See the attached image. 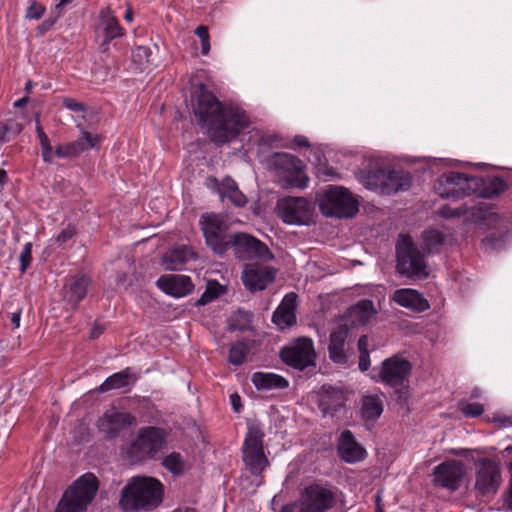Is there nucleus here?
<instances>
[{
  "label": "nucleus",
  "instance_id": "50",
  "mask_svg": "<svg viewBox=\"0 0 512 512\" xmlns=\"http://www.w3.org/2000/svg\"><path fill=\"white\" fill-rule=\"evenodd\" d=\"M62 104L65 108H67L73 112H82L85 110V106L73 98H69V97L64 98L62 101Z\"/></svg>",
  "mask_w": 512,
  "mask_h": 512
},
{
  "label": "nucleus",
  "instance_id": "49",
  "mask_svg": "<svg viewBox=\"0 0 512 512\" xmlns=\"http://www.w3.org/2000/svg\"><path fill=\"white\" fill-rule=\"evenodd\" d=\"M217 297L218 294L216 291L212 290L211 288H207L201 297L195 302V305L198 307L204 306L215 300Z\"/></svg>",
  "mask_w": 512,
  "mask_h": 512
},
{
  "label": "nucleus",
  "instance_id": "62",
  "mask_svg": "<svg viewBox=\"0 0 512 512\" xmlns=\"http://www.w3.org/2000/svg\"><path fill=\"white\" fill-rule=\"evenodd\" d=\"M294 141L298 146H302V147L309 146V142H308L307 138L304 136H296Z\"/></svg>",
  "mask_w": 512,
  "mask_h": 512
},
{
  "label": "nucleus",
  "instance_id": "9",
  "mask_svg": "<svg viewBox=\"0 0 512 512\" xmlns=\"http://www.w3.org/2000/svg\"><path fill=\"white\" fill-rule=\"evenodd\" d=\"M320 210L325 216L350 218L358 212V201L344 187L329 186L320 200Z\"/></svg>",
  "mask_w": 512,
  "mask_h": 512
},
{
  "label": "nucleus",
  "instance_id": "56",
  "mask_svg": "<svg viewBox=\"0 0 512 512\" xmlns=\"http://www.w3.org/2000/svg\"><path fill=\"white\" fill-rule=\"evenodd\" d=\"M230 400H231L233 409L236 412H239L242 408L241 397L238 394L234 393L230 396Z\"/></svg>",
  "mask_w": 512,
  "mask_h": 512
},
{
  "label": "nucleus",
  "instance_id": "32",
  "mask_svg": "<svg viewBox=\"0 0 512 512\" xmlns=\"http://www.w3.org/2000/svg\"><path fill=\"white\" fill-rule=\"evenodd\" d=\"M100 24L104 31L106 42L123 35V29L119 25L117 18L109 10L101 11Z\"/></svg>",
  "mask_w": 512,
  "mask_h": 512
},
{
  "label": "nucleus",
  "instance_id": "25",
  "mask_svg": "<svg viewBox=\"0 0 512 512\" xmlns=\"http://www.w3.org/2000/svg\"><path fill=\"white\" fill-rule=\"evenodd\" d=\"M346 396L341 388L333 386H323L319 397V409L323 414L336 413L344 406Z\"/></svg>",
  "mask_w": 512,
  "mask_h": 512
},
{
  "label": "nucleus",
  "instance_id": "43",
  "mask_svg": "<svg viewBox=\"0 0 512 512\" xmlns=\"http://www.w3.org/2000/svg\"><path fill=\"white\" fill-rule=\"evenodd\" d=\"M151 51L146 46H138L132 50V60L140 67L150 62Z\"/></svg>",
  "mask_w": 512,
  "mask_h": 512
},
{
  "label": "nucleus",
  "instance_id": "48",
  "mask_svg": "<svg viewBox=\"0 0 512 512\" xmlns=\"http://www.w3.org/2000/svg\"><path fill=\"white\" fill-rule=\"evenodd\" d=\"M466 211H467L466 205H461L456 208H452V207L446 205L440 209V215L444 218H454V217H460Z\"/></svg>",
  "mask_w": 512,
  "mask_h": 512
},
{
  "label": "nucleus",
  "instance_id": "7",
  "mask_svg": "<svg viewBox=\"0 0 512 512\" xmlns=\"http://www.w3.org/2000/svg\"><path fill=\"white\" fill-rule=\"evenodd\" d=\"M397 265L399 274L409 278H427V264L422 253L410 236L400 235L396 244Z\"/></svg>",
  "mask_w": 512,
  "mask_h": 512
},
{
  "label": "nucleus",
  "instance_id": "2",
  "mask_svg": "<svg viewBox=\"0 0 512 512\" xmlns=\"http://www.w3.org/2000/svg\"><path fill=\"white\" fill-rule=\"evenodd\" d=\"M164 486L152 477H133L123 488L120 506L125 512L152 510L163 501Z\"/></svg>",
  "mask_w": 512,
  "mask_h": 512
},
{
  "label": "nucleus",
  "instance_id": "40",
  "mask_svg": "<svg viewBox=\"0 0 512 512\" xmlns=\"http://www.w3.org/2000/svg\"><path fill=\"white\" fill-rule=\"evenodd\" d=\"M251 319V313L239 310L231 318L229 328L231 330H246L249 327Z\"/></svg>",
  "mask_w": 512,
  "mask_h": 512
},
{
  "label": "nucleus",
  "instance_id": "63",
  "mask_svg": "<svg viewBox=\"0 0 512 512\" xmlns=\"http://www.w3.org/2000/svg\"><path fill=\"white\" fill-rule=\"evenodd\" d=\"M8 180L7 172L4 169H0V184L4 185Z\"/></svg>",
  "mask_w": 512,
  "mask_h": 512
},
{
  "label": "nucleus",
  "instance_id": "17",
  "mask_svg": "<svg viewBox=\"0 0 512 512\" xmlns=\"http://www.w3.org/2000/svg\"><path fill=\"white\" fill-rule=\"evenodd\" d=\"M279 215L287 224H308L312 218L310 203L301 197H288L279 205Z\"/></svg>",
  "mask_w": 512,
  "mask_h": 512
},
{
  "label": "nucleus",
  "instance_id": "12",
  "mask_svg": "<svg viewBox=\"0 0 512 512\" xmlns=\"http://www.w3.org/2000/svg\"><path fill=\"white\" fill-rule=\"evenodd\" d=\"M411 175L404 170L377 169L367 175L366 186L383 194H394L407 190L411 185Z\"/></svg>",
  "mask_w": 512,
  "mask_h": 512
},
{
  "label": "nucleus",
  "instance_id": "55",
  "mask_svg": "<svg viewBox=\"0 0 512 512\" xmlns=\"http://www.w3.org/2000/svg\"><path fill=\"white\" fill-rule=\"evenodd\" d=\"M368 346H369V338H368V336H366V335L361 336L359 338V340H358V350H359V353L369 352L368 351Z\"/></svg>",
  "mask_w": 512,
  "mask_h": 512
},
{
  "label": "nucleus",
  "instance_id": "26",
  "mask_svg": "<svg viewBox=\"0 0 512 512\" xmlns=\"http://www.w3.org/2000/svg\"><path fill=\"white\" fill-rule=\"evenodd\" d=\"M349 330L346 326H339L330 334L328 346L329 358L337 364L347 363L346 339Z\"/></svg>",
  "mask_w": 512,
  "mask_h": 512
},
{
  "label": "nucleus",
  "instance_id": "5",
  "mask_svg": "<svg viewBox=\"0 0 512 512\" xmlns=\"http://www.w3.org/2000/svg\"><path fill=\"white\" fill-rule=\"evenodd\" d=\"M336 502V494L332 489L311 484L301 492L297 501L283 506L280 512H327Z\"/></svg>",
  "mask_w": 512,
  "mask_h": 512
},
{
  "label": "nucleus",
  "instance_id": "51",
  "mask_svg": "<svg viewBox=\"0 0 512 512\" xmlns=\"http://www.w3.org/2000/svg\"><path fill=\"white\" fill-rule=\"evenodd\" d=\"M493 422L500 428L512 427V415H496L493 417Z\"/></svg>",
  "mask_w": 512,
  "mask_h": 512
},
{
  "label": "nucleus",
  "instance_id": "16",
  "mask_svg": "<svg viewBox=\"0 0 512 512\" xmlns=\"http://www.w3.org/2000/svg\"><path fill=\"white\" fill-rule=\"evenodd\" d=\"M465 475V466L460 460H448L437 465L433 470V483L435 486L457 490Z\"/></svg>",
  "mask_w": 512,
  "mask_h": 512
},
{
  "label": "nucleus",
  "instance_id": "23",
  "mask_svg": "<svg viewBox=\"0 0 512 512\" xmlns=\"http://www.w3.org/2000/svg\"><path fill=\"white\" fill-rule=\"evenodd\" d=\"M297 294L290 292L284 296L272 316L273 323L281 330L296 324Z\"/></svg>",
  "mask_w": 512,
  "mask_h": 512
},
{
  "label": "nucleus",
  "instance_id": "19",
  "mask_svg": "<svg viewBox=\"0 0 512 512\" xmlns=\"http://www.w3.org/2000/svg\"><path fill=\"white\" fill-rule=\"evenodd\" d=\"M276 270L259 263L246 264L242 272V281L245 287L251 291L264 290L268 284L274 281Z\"/></svg>",
  "mask_w": 512,
  "mask_h": 512
},
{
  "label": "nucleus",
  "instance_id": "57",
  "mask_svg": "<svg viewBox=\"0 0 512 512\" xmlns=\"http://www.w3.org/2000/svg\"><path fill=\"white\" fill-rule=\"evenodd\" d=\"M104 331V327L98 323H95L90 332V338H98Z\"/></svg>",
  "mask_w": 512,
  "mask_h": 512
},
{
  "label": "nucleus",
  "instance_id": "13",
  "mask_svg": "<svg viewBox=\"0 0 512 512\" xmlns=\"http://www.w3.org/2000/svg\"><path fill=\"white\" fill-rule=\"evenodd\" d=\"M199 224L207 246L215 254L223 255L230 248L233 240L232 235L227 233L222 217L207 213L201 216Z\"/></svg>",
  "mask_w": 512,
  "mask_h": 512
},
{
  "label": "nucleus",
  "instance_id": "4",
  "mask_svg": "<svg viewBox=\"0 0 512 512\" xmlns=\"http://www.w3.org/2000/svg\"><path fill=\"white\" fill-rule=\"evenodd\" d=\"M98 490L92 473L80 476L63 494L54 512H85Z\"/></svg>",
  "mask_w": 512,
  "mask_h": 512
},
{
  "label": "nucleus",
  "instance_id": "52",
  "mask_svg": "<svg viewBox=\"0 0 512 512\" xmlns=\"http://www.w3.org/2000/svg\"><path fill=\"white\" fill-rule=\"evenodd\" d=\"M41 147V156L44 162L52 163L53 161V150L50 144V141L46 144H43Z\"/></svg>",
  "mask_w": 512,
  "mask_h": 512
},
{
  "label": "nucleus",
  "instance_id": "39",
  "mask_svg": "<svg viewBox=\"0 0 512 512\" xmlns=\"http://www.w3.org/2000/svg\"><path fill=\"white\" fill-rule=\"evenodd\" d=\"M162 465L174 475H181L186 467V463L180 453L172 452L167 455Z\"/></svg>",
  "mask_w": 512,
  "mask_h": 512
},
{
  "label": "nucleus",
  "instance_id": "53",
  "mask_svg": "<svg viewBox=\"0 0 512 512\" xmlns=\"http://www.w3.org/2000/svg\"><path fill=\"white\" fill-rule=\"evenodd\" d=\"M56 155L58 158H70V157H74L72 152H71V149L67 144H64V145H59L56 149H55V152H53V156Z\"/></svg>",
  "mask_w": 512,
  "mask_h": 512
},
{
  "label": "nucleus",
  "instance_id": "35",
  "mask_svg": "<svg viewBox=\"0 0 512 512\" xmlns=\"http://www.w3.org/2000/svg\"><path fill=\"white\" fill-rule=\"evenodd\" d=\"M383 412V401L379 395H366L362 398V415L367 421H375Z\"/></svg>",
  "mask_w": 512,
  "mask_h": 512
},
{
  "label": "nucleus",
  "instance_id": "46",
  "mask_svg": "<svg viewBox=\"0 0 512 512\" xmlns=\"http://www.w3.org/2000/svg\"><path fill=\"white\" fill-rule=\"evenodd\" d=\"M76 234L75 227L71 224L67 225L57 236L54 237V242L61 247L67 241L72 239Z\"/></svg>",
  "mask_w": 512,
  "mask_h": 512
},
{
  "label": "nucleus",
  "instance_id": "22",
  "mask_svg": "<svg viewBox=\"0 0 512 512\" xmlns=\"http://www.w3.org/2000/svg\"><path fill=\"white\" fill-rule=\"evenodd\" d=\"M135 417L128 412L111 411L106 412L98 420V428L107 436L114 437L121 430L135 423Z\"/></svg>",
  "mask_w": 512,
  "mask_h": 512
},
{
  "label": "nucleus",
  "instance_id": "1",
  "mask_svg": "<svg viewBox=\"0 0 512 512\" xmlns=\"http://www.w3.org/2000/svg\"><path fill=\"white\" fill-rule=\"evenodd\" d=\"M191 101L198 125L217 145L232 141L250 124L242 108L222 103L203 83L192 92Z\"/></svg>",
  "mask_w": 512,
  "mask_h": 512
},
{
  "label": "nucleus",
  "instance_id": "45",
  "mask_svg": "<svg viewBox=\"0 0 512 512\" xmlns=\"http://www.w3.org/2000/svg\"><path fill=\"white\" fill-rule=\"evenodd\" d=\"M195 34L199 37L201 41L202 55H208L210 51V37L208 33V28L206 26L200 25L195 29Z\"/></svg>",
  "mask_w": 512,
  "mask_h": 512
},
{
  "label": "nucleus",
  "instance_id": "29",
  "mask_svg": "<svg viewBox=\"0 0 512 512\" xmlns=\"http://www.w3.org/2000/svg\"><path fill=\"white\" fill-rule=\"evenodd\" d=\"M194 258V253L187 246H178L168 251L162 260L166 270H180L189 260Z\"/></svg>",
  "mask_w": 512,
  "mask_h": 512
},
{
  "label": "nucleus",
  "instance_id": "41",
  "mask_svg": "<svg viewBox=\"0 0 512 512\" xmlns=\"http://www.w3.org/2000/svg\"><path fill=\"white\" fill-rule=\"evenodd\" d=\"M21 131V125L13 120L0 122V145L10 140L9 133L18 134Z\"/></svg>",
  "mask_w": 512,
  "mask_h": 512
},
{
  "label": "nucleus",
  "instance_id": "34",
  "mask_svg": "<svg viewBox=\"0 0 512 512\" xmlns=\"http://www.w3.org/2000/svg\"><path fill=\"white\" fill-rule=\"evenodd\" d=\"M480 179L478 191L476 194L482 198H490L504 192L507 188L506 183L499 177H490L486 180Z\"/></svg>",
  "mask_w": 512,
  "mask_h": 512
},
{
  "label": "nucleus",
  "instance_id": "6",
  "mask_svg": "<svg viewBox=\"0 0 512 512\" xmlns=\"http://www.w3.org/2000/svg\"><path fill=\"white\" fill-rule=\"evenodd\" d=\"M264 431L255 421L247 423V433L242 445V458L251 474L261 475L269 466V460L264 452Z\"/></svg>",
  "mask_w": 512,
  "mask_h": 512
},
{
  "label": "nucleus",
  "instance_id": "60",
  "mask_svg": "<svg viewBox=\"0 0 512 512\" xmlns=\"http://www.w3.org/2000/svg\"><path fill=\"white\" fill-rule=\"evenodd\" d=\"M509 471L511 473V479H510V487H509V495L507 498V504L512 509V463L508 465Z\"/></svg>",
  "mask_w": 512,
  "mask_h": 512
},
{
  "label": "nucleus",
  "instance_id": "14",
  "mask_svg": "<svg viewBox=\"0 0 512 512\" xmlns=\"http://www.w3.org/2000/svg\"><path fill=\"white\" fill-rule=\"evenodd\" d=\"M280 357L288 366L304 370L315 364L316 353L313 341L306 337L299 338L289 346L283 347L280 351Z\"/></svg>",
  "mask_w": 512,
  "mask_h": 512
},
{
  "label": "nucleus",
  "instance_id": "24",
  "mask_svg": "<svg viewBox=\"0 0 512 512\" xmlns=\"http://www.w3.org/2000/svg\"><path fill=\"white\" fill-rule=\"evenodd\" d=\"M337 449L342 460L355 463L365 458L366 451L355 440L350 430H344L339 438Z\"/></svg>",
  "mask_w": 512,
  "mask_h": 512
},
{
  "label": "nucleus",
  "instance_id": "28",
  "mask_svg": "<svg viewBox=\"0 0 512 512\" xmlns=\"http://www.w3.org/2000/svg\"><path fill=\"white\" fill-rule=\"evenodd\" d=\"M251 382L257 390L285 389L289 386L286 378L271 372H255Z\"/></svg>",
  "mask_w": 512,
  "mask_h": 512
},
{
  "label": "nucleus",
  "instance_id": "3",
  "mask_svg": "<svg viewBox=\"0 0 512 512\" xmlns=\"http://www.w3.org/2000/svg\"><path fill=\"white\" fill-rule=\"evenodd\" d=\"M265 167L273 172L284 187H295L305 189L308 183V177L304 174V164L296 156L277 152L264 161Z\"/></svg>",
  "mask_w": 512,
  "mask_h": 512
},
{
  "label": "nucleus",
  "instance_id": "18",
  "mask_svg": "<svg viewBox=\"0 0 512 512\" xmlns=\"http://www.w3.org/2000/svg\"><path fill=\"white\" fill-rule=\"evenodd\" d=\"M501 476L498 464L492 459H481L478 462L475 490L481 495L496 493L500 485Z\"/></svg>",
  "mask_w": 512,
  "mask_h": 512
},
{
  "label": "nucleus",
  "instance_id": "33",
  "mask_svg": "<svg viewBox=\"0 0 512 512\" xmlns=\"http://www.w3.org/2000/svg\"><path fill=\"white\" fill-rule=\"evenodd\" d=\"M423 250L427 254L439 253L445 243V235L437 229H427L422 235Z\"/></svg>",
  "mask_w": 512,
  "mask_h": 512
},
{
  "label": "nucleus",
  "instance_id": "8",
  "mask_svg": "<svg viewBox=\"0 0 512 512\" xmlns=\"http://www.w3.org/2000/svg\"><path fill=\"white\" fill-rule=\"evenodd\" d=\"M411 371L412 364L407 359L395 355L382 362L377 381L393 388L398 394V400L406 402Z\"/></svg>",
  "mask_w": 512,
  "mask_h": 512
},
{
  "label": "nucleus",
  "instance_id": "11",
  "mask_svg": "<svg viewBox=\"0 0 512 512\" xmlns=\"http://www.w3.org/2000/svg\"><path fill=\"white\" fill-rule=\"evenodd\" d=\"M166 434L157 427L147 426L138 430L135 440L129 447V455L137 461L154 458L163 448Z\"/></svg>",
  "mask_w": 512,
  "mask_h": 512
},
{
  "label": "nucleus",
  "instance_id": "59",
  "mask_svg": "<svg viewBox=\"0 0 512 512\" xmlns=\"http://www.w3.org/2000/svg\"><path fill=\"white\" fill-rule=\"evenodd\" d=\"M494 241H495V237H494V235L491 234V235L487 236L485 239H483L482 243L484 245L494 249V248H497V245Z\"/></svg>",
  "mask_w": 512,
  "mask_h": 512
},
{
  "label": "nucleus",
  "instance_id": "27",
  "mask_svg": "<svg viewBox=\"0 0 512 512\" xmlns=\"http://www.w3.org/2000/svg\"><path fill=\"white\" fill-rule=\"evenodd\" d=\"M90 279L83 274L73 276L65 284V298L73 304H78L87 294Z\"/></svg>",
  "mask_w": 512,
  "mask_h": 512
},
{
  "label": "nucleus",
  "instance_id": "31",
  "mask_svg": "<svg viewBox=\"0 0 512 512\" xmlns=\"http://www.w3.org/2000/svg\"><path fill=\"white\" fill-rule=\"evenodd\" d=\"M376 312L374 303L368 299L357 302L349 309V315L355 325H365Z\"/></svg>",
  "mask_w": 512,
  "mask_h": 512
},
{
  "label": "nucleus",
  "instance_id": "36",
  "mask_svg": "<svg viewBox=\"0 0 512 512\" xmlns=\"http://www.w3.org/2000/svg\"><path fill=\"white\" fill-rule=\"evenodd\" d=\"M220 195L223 200L229 199L234 205L242 207L246 204V196L238 189L236 183L228 180L223 183L220 189Z\"/></svg>",
  "mask_w": 512,
  "mask_h": 512
},
{
  "label": "nucleus",
  "instance_id": "37",
  "mask_svg": "<svg viewBox=\"0 0 512 512\" xmlns=\"http://www.w3.org/2000/svg\"><path fill=\"white\" fill-rule=\"evenodd\" d=\"M99 138L90 134L89 132L82 131V136L77 140L68 143L74 157L80 155L82 152L97 146Z\"/></svg>",
  "mask_w": 512,
  "mask_h": 512
},
{
  "label": "nucleus",
  "instance_id": "42",
  "mask_svg": "<svg viewBox=\"0 0 512 512\" xmlns=\"http://www.w3.org/2000/svg\"><path fill=\"white\" fill-rule=\"evenodd\" d=\"M459 409L466 417L471 418L478 417L484 412L483 405L477 402H461Z\"/></svg>",
  "mask_w": 512,
  "mask_h": 512
},
{
  "label": "nucleus",
  "instance_id": "10",
  "mask_svg": "<svg viewBox=\"0 0 512 512\" xmlns=\"http://www.w3.org/2000/svg\"><path fill=\"white\" fill-rule=\"evenodd\" d=\"M479 184V177L450 171L438 179L435 190L442 198L456 200L476 194Z\"/></svg>",
  "mask_w": 512,
  "mask_h": 512
},
{
  "label": "nucleus",
  "instance_id": "54",
  "mask_svg": "<svg viewBox=\"0 0 512 512\" xmlns=\"http://www.w3.org/2000/svg\"><path fill=\"white\" fill-rule=\"evenodd\" d=\"M370 367V356L369 352L359 353V369L361 371H367Z\"/></svg>",
  "mask_w": 512,
  "mask_h": 512
},
{
  "label": "nucleus",
  "instance_id": "64",
  "mask_svg": "<svg viewBox=\"0 0 512 512\" xmlns=\"http://www.w3.org/2000/svg\"><path fill=\"white\" fill-rule=\"evenodd\" d=\"M172 512H196V510L194 508H190V507H183V508L175 509Z\"/></svg>",
  "mask_w": 512,
  "mask_h": 512
},
{
  "label": "nucleus",
  "instance_id": "58",
  "mask_svg": "<svg viewBox=\"0 0 512 512\" xmlns=\"http://www.w3.org/2000/svg\"><path fill=\"white\" fill-rule=\"evenodd\" d=\"M21 314H22V309H18L16 312L12 313L11 324H12L13 328H19Z\"/></svg>",
  "mask_w": 512,
  "mask_h": 512
},
{
  "label": "nucleus",
  "instance_id": "38",
  "mask_svg": "<svg viewBox=\"0 0 512 512\" xmlns=\"http://www.w3.org/2000/svg\"><path fill=\"white\" fill-rule=\"evenodd\" d=\"M249 351L250 346L248 342L245 340H239L231 345L228 361L234 366H240L244 363Z\"/></svg>",
  "mask_w": 512,
  "mask_h": 512
},
{
  "label": "nucleus",
  "instance_id": "44",
  "mask_svg": "<svg viewBox=\"0 0 512 512\" xmlns=\"http://www.w3.org/2000/svg\"><path fill=\"white\" fill-rule=\"evenodd\" d=\"M19 261H20V273L24 274L27 269L29 268L31 262H32V243L27 242L20 255H19Z\"/></svg>",
  "mask_w": 512,
  "mask_h": 512
},
{
  "label": "nucleus",
  "instance_id": "47",
  "mask_svg": "<svg viewBox=\"0 0 512 512\" xmlns=\"http://www.w3.org/2000/svg\"><path fill=\"white\" fill-rule=\"evenodd\" d=\"M45 8L36 1H31L30 5L26 9V18L28 19H40L44 14Z\"/></svg>",
  "mask_w": 512,
  "mask_h": 512
},
{
  "label": "nucleus",
  "instance_id": "30",
  "mask_svg": "<svg viewBox=\"0 0 512 512\" xmlns=\"http://www.w3.org/2000/svg\"><path fill=\"white\" fill-rule=\"evenodd\" d=\"M135 380L136 377L131 372L130 368H126L109 376L97 390L100 392H107L114 389L124 388L135 382Z\"/></svg>",
  "mask_w": 512,
  "mask_h": 512
},
{
  "label": "nucleus",
  "instance_id": "61",
  "mask_svg": "<svg viewBox=\"0 0 512 512\" xmlns=\"http://www.w3.org/2000/svg\"><path fill=\"white\" fill-rule=\"evenodd\" d=\"M73 0H60L59 3L56 4L55 9L57 11V16H59L62 13L63 8L71 3Z\"/></svg>",
  "mask_w": 512,
  "mask_h": 512
},
{
  "label": "nucleus",
  "instance_id": "15",
  "mask_svg": "<svg viewBox=\"0 0 512 512\" xmlns=\"http://www.w3.org/2000/svg\"><path fill=\"white\" fill-rule=\"evenodd\" d=\"M232 240L230 248H233L235 256L240 260L254 258L271 260L273 258L268 247L253 236L237 233L232 235Z\"/></svg>",
  "mask_w": 512,
  "mask_h": 512
},
{
  "label": "nucleus",
  "instance_id": "20",
  "mask_svg": "<svg viewBox=\"0 0 512 512\" xmlns=\"http://www.w3.org/2000/svg\"><path fill=\"white\" fill-rule=\"evenodd\" d=\"M156 284L164 293L175 298L188 295L194 288L190 277L179 274L163 275Z\"/></svg>",
  "mask_w": 512,
  "mask_h": 512
},
{
  "label": "nucleus",
  "instance_id": "21",
  "mask_svg": "<svg viewBox=\"0 0 512 512\" xmlns=\"http://www.w3.org/2000/svg\"><path fill=\"white\" fill-rule=\"evenodd\" d=\"M391 299L399 306L415 313H421L430 308V304L424 295L418 290L411 288L395 290Z\"/></svg>",
  "mask_w": 512,
  "mask_h": 512
}]
</instances>
